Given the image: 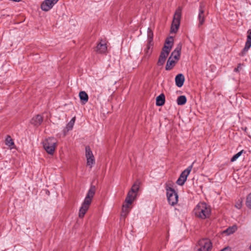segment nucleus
<instances>
[{"label":"nucleus","mask_w":251,"mask_h":251,"mask_svg":"<svg viewBox=\"0 0 251 251\" xmlns=\"http://www.w3.org/2000/svg\"><path fill=\"white\" fill-rule=\"evenodd\" d=\"M95 193V186L91 185L87 193L83 202H82L81 206L79 209L78 216L80 218H83L89 209Z\"/></svg>","instance_id":"nucleus-1"},{"label":"nucleus","mask_w":251,"mask_h":251,"mask_svg":"<svg viewBox=\"0 0 251 251\" xmlns=\"http://www.w3.org/2000/svg\"><path fill=\"white\" fill-rule=\"evenodd\" d=\"M193 211L195 216L201 219L209 218L211 212L210 206L204 202H199Z\"/></svg>","instance_id":"nucleus-2"},{"label":"nucleus","mask_w":251,"mask_h":251,"mask_svg":"<svg viewBox=\"0 0 251 251\" xmlns=\"http://www.w3.org/2000/svg\"><path fill=\"white\" fill-rule=\"evenodd\" d=\"M57 140L53 137H50L46 139L43 142V145L46 152L53 155L55 152L57 146Z\"/></svg>","instance_id":"nucleus-3"},{"label":"nucleus","mask_w":251,"mask_h":251,"mask_svg":"<svg viewBox=\"0 0 251 251\" xmlns=\"http://www.w3.org/2000/svg\"><path fill=\"white\" fill-rule=\"evenodd\" d=\"M212 243L207 238L200 240L195 248V251H210L212 249Z\"/></svg>","instance_id":"nucleus-4"},{"label":"nucleus","mask_w":251,"mask_h":251,"mask_svg":"<svg viewBox=\"0 0 251 251\" xmlns=\"http://www.w3.org/2000/svg\"><path fill=\"white\" fill-rule=\"evenodd\" d=\"M139 189V183L136 182L132 186L130 190L128 192L125 200V202L132 203L135 198Z\"/></svg>","instance_id":"nucleus-5"},{"label":"nucleus","mask_w":251,"mask_h":251,"mask_svg":"<svg viewBox=\"0 0 251 251\" xmlns=\"http://www.w3.org/2000/svg\"><path fill=\"white\" fill-rule=\"evenodd\" d=\"M167 197L169 203L174 205L178 202V195L175 190L171 187L166 188Z\"/></svg>","instance_id":"nucleus-6"},{"label":"nucleus","mask_w":251,"mask_h":251,"mask_svg":"<svg viewBox=\"0 0 251 251\" xmlns=\"http://www.w3.org/2000/svg\"><path fill=\"white\" fill-rule=\"evenodd\" d=\"M85 157L87 161V166L92 168L95 164V158L89 146H87L85 148Z\"/></svg>","instance_id":"nucleus-7"},{"label":"nucleus","mask_w":251,"mask_h":251,"mask_svg":"<svg viewBox=\"0 0 251 251\" xmlns=\"http://www.w3.org/2000/svg\"><path fill=\"white\" fill-rule=\"evenodd\" d=\"M194 163V162H193L191 165L189 166L186 169L182 172L179 177L176 181V183L177 184L179 185H183L184 184L185 182L187 180V176L192 169Z\"/></svg>","instance_id":"nucleus-8"},{"label":"nucleus","mask_w":251,"mask_h":251,"mask_svg":"<svg viewBox=\"0 0 251 251\" xmlns=\"http://www.w3.org/2000/svg\"><path fill=\"white\" fill-rule=\"evenodd\" d=\"M59 0H44L41 5L43 11H48L51 9Z\"/></svg>","instance_id":"nucleus-9"},{"label":"nucleus","mask_w":251,"mask_h":251,"mask_svg":"<svg viewBox=\"0 0 251 251\" xmlns=\"http://www.w3.org/2000/svg\"><path fill=\"white\" fill-rule=\"evenodd\" d=\"M170 51V47H164L160 55L157 64L162 65L165 62L166 59Z\"/></svg>","instance_id":"nucleus-10"},{"label":"nucleus","mask_w":251,"mask_h":251,"mask_svg":"<svg viewBox=\"0 0 251 251\" xmlns=\"http://www.w3.org/2000/svg\"><path fill=\"white\" fill-rule=\"evenodd\" d=\"M180 17H174L171 27V32L176 33L179 27Z\"/></svg>","instance_id":"nucleus-11"},{"label":"nucleus","mask_w":251,"mask_h":251,"mask_svg":"<svg viewBox=\"0 0 251 251\" xmlns=\"http://www.w3.org/2000/svg\"><path fill=\"white\" fill-rule=\"evenodd\" d=\"M107 45L104 41L101 40L100 42L98 44L96 51L99 53H104L107 51Z\"/></svg>","instance_id":"nucleus-12"},{"label":"nucleus","mask_w":251,"mask_h":251,"mask_svg":"<svg viewBox=\"0 0 251 251\" xmlns=\"http://www.w3.org/2000/svg\"><path fill=\"white\" fill-rule=\"evenodd\" d=\"M181 48V44H178L176 48L175 49V50L172 52L171 56H170L171 57V58H174L176 60H178L180 57Z\"/></svg>","instance_id":"nucleus-13"},{"label":"nucleus","mask_w":251,"mask_h":251,"mask_svg":"<svg viewBox=\"0 0 251 251\" xmlns=\"http://www.w3.org/2000/svg\"><path fill=\"white\" fill-rule=\"evenodd\" d=\"M185 80V78L184 75L179 74L177 75L175 77V82L176 85L178 87H181L183 85L184 82Z\"/></svg>","instance_id":"nucleus-14"},{"label":"nucleus","mask_w":251,"mask_h":251,"mask_svg":"<svg viewBox=\"0 0 251 251\" xmlns=\"http://www.w3.org/2000/svg\"><path fill=\"white\" fill-rule=\"evenodd\" d=\"M43 122V118L40 115H37L33 117L31 120V123L35 126H38L41 124Z\"/></svg>","instance_id":"nucleus-15"},{"label":"nucleus","mask_w":251,"mask_h":251,"mask_svg":"<svg viewBox=\"0 0 251 251\" xmlns=\"http://www.w3.org/2000/svg\"><path fill=\"white\" fill-rule=\"evenodd\" d=\"M237 230V227L236 225H234L232 226H230L228 227L226 230L223 231V234H225L226 235H229L233 233H234Z\"/></svg>","instance_id":"nucleus-16"},{"label":"nucleus","mask_w":251,"mask_h":251,"mask_svg":"<svg viewBox=\"0 0 251 251\" xmlns=\"http://www.w3.org/2000/svg\"><path fill=\"white\" fill-rule=\"evenodd\" d=\"M132 203H128L127 202H125V204L123 205L122 208V215L126 216L131 209L130 205Z\"/></svg>","instance_id":"nucleus-17"},{"label":"nucleus","mask_w":251,"mask_h":251,"mask_svg":"<svg viewBox=\"0 0 251 251\" xmlns=\"http://www.w3.org/2000/svg\"><path fill=\"white\" fill-rule=\"evenodd\" d=\"M248 35L247 36V40L246 43L245 47L243 49V52H246L251 47V31L249 33L248 31Z\"/></svg>","instance_id":"nucleus-18"},{"label":"nucleus","mask_w":251,"mask_h":251,"mask_svg":"<svg viewBox=\"0 0 251 251\" xmlns=\"http://www.w3.org/2000/svg\"><path fill=\"white\" fill-rule=\"evenodd\" d=\"M165 103V96L164 94H161L156 99V104L157 106H162Z\"/></svg>","instance_id":"nucleus-19"},{"label":"nucleus","mask_w":251,"mask_h":251,"mask_svg":"<svg viewBox=\"0 0 251 251\" xmlns=\"http://www.w3.org/2000/svg\"><path fill=\"white\" fill-rule=\"evenodd\" d=\"M79 97L82 102L85 104L88 100V96L85 91H81L79 92Z\"/></svg>","instance_id":"nucleus-20"},{"label":"nucleus","mask_w":251,"mask_h":251,"mask_svg":"<svg viewBox=\"0 0 251 251\" xmlns=\"http://www.w3.org/2000/svg\"><path fill=\"white\" fill-rule=\"evenodd\" d=\"M153 43L151 42L148 43L147 47L145 49V56L149 57L151 53V49L153 47Z\"/></svg>","instance_id":"nucleus-21"},{"label":"nucleus","mask_w":251,"mask_h":251,"mask_svg":"<svg viewBox=\"0 0 251 251\" xmlns=\"http://www.w3.org/2000/svg\"><path fill=\"white\" fill-rule=\"evenodd\" d=\"M75 117L73 118L69 122V123L67 125L66 129H65V135L66 134V132L72 130L73 126L74 125L75 122Z\"/></svg>","instance_id":"nucleus-22"},{"label":"nucleus","mask_w":251,"mask_h":251,"mask_svg":"<svg viewBox=\"0 0 251 251\" xmlns=\"http://www.w3.org/2000/svg\"><path fill=\"white\" fill-rule=\"evenodd\" d=\"M175 65V61L173 60L171 57H170L166 66V69L167 70H170L173 68Z\"/></svg>","instance_id":"nucleus-23"},{"label":"nucleus","mask_w":251,"mask_h":251,"mask_svg":"<svg viewBox=\"0 0 251 251\" xmlns=\"http://www.w3.org/2000/svg\"><path fill=\"white\" fill-rule=\"evenodd\" d=\"M5 144L8 146L10 149H13L14 148V143L10 136H7L5 140Z\"/></svg>","instance_id":"nucleus-24"},{"label":"nucleus","mask_w":251,"mask_h":251,"mask_svg":"<svg viewBox=\"0 0 251 251\" xmlns=\"http://www.w3.org/2000/svg\"><path fill=\"white\" fill-rule=\"evenodd\" d=\"M186 98L185 96H180L177 98V103L178 105H184L186 102Z\"/></svg>","instance_id":"nucleus-25"},{"label":"nucleus","mask_w":251,"mask_h":251,"mask_svg":"<svg viewBox=\"0 0 251 251\" xmlns=\"http://www.w3.org/2000/svg\"><path fill=\"white\" fill-rule=\"evenodd\" d=\"M153 37V33L152 31L150 29L148 28V43L151 42L153 43L152 40Z\"/></svg>","instance_id":"nucleus-26"},{"label":"nucleus","mask_w":251,"mask_h":251,"mask_svg":"<svg viewBox=\"0 0 251 251\" xmlns=\"http://www.w3.org/2000/svg\"><path fill=\"white\" fill-rule=\"evenodd\" d=\"M173 43V38L172 37H170L167 39L166 40L165 44L164 47H170V50H171L172 46Z\"/></svg>","instance_id":"nucleus-27"},{"label":"nucleus","mask_w":251,"mask_h":251,"mask_svg":"<svg viewBox=\"0 0 251 251\" xmlns=\"http://www.w3.org/2000/svg\"><path fill=\"white\" fill-rule=\"evenodd\" d=\"M246 205L247 207L251 208V193H250L247 197Z\"/></svg>","instance_id":"nucleus-28"},{"label":"nucleus","mask_w":251,"mask_h":251,"mask_svg":"<svg viewBox=\"0 0 251 251\" xmlns=\"http://www.w3.org/2000/svg\"><path fill=\"white\" fill-rule=\"evenodd\" d=\"M243 151H239V152H238L237 153L235 154V155H234L233 156V157L231 158V162H234L235 161V160H236V159L239 157L241 156V155L242 154V152H243Z\"/></svg>","instance_id":"nucleus-29"},{"label":"nucleus","mask_w":251,"mask_h":251,"mask_svg":"<svg viewBox=\"0 0 251 251\" xmlns=\"http://www.w3.org/2000/svg\"><path fill=\"white\" fill-rule=\"evenodd\" d=\"M243 200L240 199L237 201L235 203V207L238 209H240L242 206Z\"/></svg>","instance_id":"nucleus-30"},{"label":"nucleus","mask_w":251,"mask_h":251,"mask_svg":"<svg viewBox=\"0 0 251 251\" xmlns=\"http://www.w3.org/2000/svg\"><path fill=\"white\" fill-rule=\"evenodd\" d=\"M199 25H201L203 24L204 22L205 21V18L204 17H199Z\"/></svg>","instance_id":"nucleus-31"},{"label":"nucleus","mask_w":251,"mask_h":251,"mask_svg":"<svg viewBox=\"0 0 251 251\" xmlns=\"http://www.w3.org/2000/svg\"><path fill=\"white\" fill-rule=\"evenodd\" d=\"M181 9L179 7L177 9L175 12L174 16H181Z\"/></svg>","instance_id":"nucleus-32"},{"label":"nucleus","mask_w":251,"mask_h":251,"mask_svg":"<svg viewBox=\"0 0 251 251\" xmlns=\"http://www.w3.org/2000/svg\"><path fill=\"white\" fill-rule=\"evenodd\" d=\"M242 65L241 64H239L238 65V67L234 69V72H239L242 69Z\"/></svg>","instance_id":"nucleus-33"},{"label":"nucleus","mask_w":251,"mask_h":251,"mask_svg":"<svg viewBox=\"0 0 251 251\" xmlns=\"http://www.w3.org/2000/svg\"><path fill=\"white\" fill-rule=\"evenodd\" d=\"M221 251H230V250L228 248H225Z\"/></svg>","instance_id":"nucleus-34"},{"label":"nucleus","mask_w":251,"mask_h":251,"mask_svg":"<svg viewBox=\"0 0 251 251\" xmlns=\"http://www.w3.org/2000/svg\"><path fill=\"white\" fill-rule=\"evenodd\" d=\"M202 11H201V13L199 14V16H200L201 14H202Z\"/></svg>","instance_id":"nucleus-35"}]
</instances>
